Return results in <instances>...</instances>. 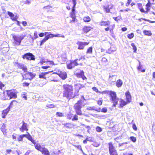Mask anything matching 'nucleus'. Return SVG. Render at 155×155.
Here are the masks:
<instances>
[{
	"label": "nucleus",
	"instance_id": "1",
	"mask_svg": "<svg viewBox=\"0 0 155 155\" xmlns=\"http://www.w3.org/2000/svg\"><path fill=\"white\" fill-rule=\"evenodd\" d=\"M63 97H65L69 100L74 98L75 96L78 95V91L76 94H73V86L71 85L65 84L63 85Z\"/></svg>",
	"mask_w": 155,
	"mask_h": 155
},
{
	"label": "nucleus",
	"instance_id": "60",
	"mask_svg": "<svg viewBox=\"0 0 155 155\" xmlns=\"http://www.w3.org/2000/svg\"><path fill=\"white\" fill-rule=\"evenodd\" d=\"M140 10L142 12L147 13V12L144 11V9L142 8H141Z\"/></svg>",
	"mask_w": 155,
	"mask_h": 155
},
{
	"label": "nucleus",
	"instance_id": "37",
	"mask_svg": "<svg viewBox=\"0 0 155 155\" xmlns=\"http://www.w3.org/2000/svg\"><path fill=\"white\" fill-rule=\"evenodd\" d=\"M130 139L134 142H135L136 141V138L133 136H131L130 137Z\"/></svg>",
	"mask_w": 155,
	"mask_h": 155
},
{
	"label": "nucleus",
	"instance_id": "8",
	"mask_svg": "<svg viewBox=\"0 0 155 155\" xmlns=\"http://www.w3.org/2000/svg\"><path fill=\"white\" fill-rule=\"evenodd\" d=\"M78 60V59H76L74 61H71L69 64H67V67L69 69H71L75 66L78 65V64L77 62Z\"/></svg>",
	"mask_w": 155,
	"mask_h": 155
},
{
	"label": "nucleus",
	"instance_id": "53",
	"mask_svg": "<svg viewBox=\"0 0 155 155\" xmlns=\"http://www.w3.org/2000/svg\"><path fill=\"white\" fill-rule=\"evenodd\" d=\"M132 127H133V129L134 130H137V128L136 127V126L135 124L134 123L133 124V125Z\"/></svg>",
	"mask_w": 155,
	"mask_h": 155
},
{
	"label": "nucleus",
	"instance_id": "64",
	"mask_svg": "<svg viewBox=\"0 0 155 155\" xmlns=\"http://www.w3.org/2000/svg\"><path fill=\"white\" fill-rule=\"evenodd\" d=\"M72 2L74 4V7H75L76 5V0H72Z\"/></svg>",
	"mask_w": 155,
	"mask_h": 155
},
{
	"label": "nucleus",
	"instance_id": "9",
	"mask_svg": "<svg viewBox=\"0 0 155 155\" xmlns=\"http://www.w3.org/2000/svg\"><path fill=\"white\" fill-rule=\"evenodd\" d=\"M8 93L9 96V100L12 98L15 99L17 97L16 93L12 90H8Z\"/></svg>",
	"mask_w": 155,
	"mask_h": 155
},
{
	"label": "nucleus",
	"instance_id": "40",
	"mask_svg": "<svg viewBox=\"0 0 155 155\" xmlns=\"http://www.w3.org/2000/svg\"><path fill=\"white\" fill-rule=\"evenodd\" d=\"M78 119V116L76 114H75L74 116L72 118V120L73 121L77 120Z\"/></svg>",
	"mask_w": 155,
	"mask_h": 155
},
{
	"label": "nucleus",
	"instance_id": "32",
	"mask_svg": "<svg viewBox=\"0 0 155 155\" xmlns=\"http://www.w3.org/2000/svg\"><path fill=\"white\" fill-rule=\"evenodd\" d=\"M73 117V114L71 112H69L67 115V118L69 119H71Z\"/></svg>",
	"mask_w": 155,
	"mask_h": 155
},
{
	"label": "nucleus",
	"instance_id": "47",
	"mask_svg": "<svg viewBox=\"0 0 155 155\" xmlns=\"http://www.w3.org/2000/svg\"><path fill=\"white\" fill-rule=\"evenodd\" d=\"M30 83L27 82H24L23 83V87H28Z\"/></svg>",
	"mask_w": 155,
	"mask_h": 155
},
{
	"label": "nucleus",
	"instance_id": "24",
	"mask_svg": "<svg viewBox=\"0 0 155 155\" xmlns=\"http://www.w3.org/2000/svg\"><path fill=\"white\" fill-rule=\"evenodd\" d=\"M120 106L122 107L126 105L128 103L127 102L124 101L122 99H121L120 101Z\"/></svg>",
	"mask_w": 155,
	"mask_h": 155
},
{
	"label": "nucleus",
	"instance_id": "43",
	"mask_svg": "<svg viewBox=\"0 0 155 155\" xmlns=\"http://www.w3.org/2000/svg\"><path fill=\"white\" fill-rule=\"evenodd\" d=\"M96 131L99 132H100L102 131V128L99 126H97L96 128Z\"/></svg>",
	"mask_w": 155,
	"mask_h": 155
},
{
	"label": "nucleus",
	"instance_id": "27",
	"mask_svg": "<svg viewBox=\"0 0 155 155\" xmlns=\"http://www.w3.org/2000/svg\"><path fill=\"white\" fill-rule=\"evenodd\" d=\"M48 59H45L44 58H42L40 59V63L41 64V65H42L45 63L46 62H48Z\"/></svg>",
	"mask_w": 155,
	"mask_h": 155
},
{
	"label": "nucleus",
	"instance_id": "13",
	"mask_svg": "<svg viewBox=\"0 0 155 155\" xmlns=\"http://www.w3.org/2000/svg\"><path fill=\"white\" fill-rule=\"evenodd\" d=\"M27 73L25 75V77H27L28 76V75H29V76H30L31 78H28V77H27V78H24V77L23 76V75H22V77H23V79H32L33 77H34L35 76V75H33V74H32V73H31V72H27Z\"/></svg>",
	"mask_w": 155,
	"mask_h": 155
},
{
	"label": "nucleus",
	"instance_id": "4",
	"mask_svg": "<svg viewBox=\"0 0 155 155\" xmlns=\"http://www.w3.org/2000/svg\"><path fill=\"white\" fill-rule=\"evenodd\" d=\"M109 94L110 96V100L113 103V106L115 107L118 101V99L117 97L116 93L114 92L110 91L109 92Z\"/></svg>",
	"mask_w": 155,
	"mask_h": 155
},
{
	"label": "nucleus",
	"instance_id": "50",
	"mask_svg": "<svg viewBox=\"0 0 155 155\" xmlns=\"http://www.w3.org/2000/svg\"><path fill=\"white\" fill-rule=\"evenodd\" d=\"M52 6L51 5H48V6H45L44 7V8L46 9H50L51 8H52Z\"/></svg>",
	"mask_w": 155,
	"mask_h": 155
},
{
	"label": "nucleus",
	"instance_id": "17",
	"mask_svg": "<svg viewBox=\"0 0 155 155\" xmlns=\"http://www.w3.org/2000/svg\"><path fill=\"white\" fill-rule=\"evenodd\" d=\"M22 39H13L12 41L13 45H20Z\"/></svg>",
	"mask_w": 155,
	"mask_h": 155
},
{
	"label": "nucleus",
	"instance_id": "31",
	"mask_svg": "<svg viewBox=\"0 0 155 155\" xmlns=\"http://www.w3.org/2000/svg\"><path fill=\"white\" fill-rule=\"evenodd\" d=\"M84 71H81L80 73H77L76 74V75L79 78H81L82 77V74H84Z\"/></svg>",
	"mask_w": 155,
	"mask_h": 155
},
{
	"label": "nucleus",
	"instance_id": "63",
	"mask_svg": "<svg viewBox=\"0 0 155 155\" xmlns=\"http://www.w3.org/2000/svg\"><path fill=\"white\" fill-rule=\"evenodd\" d=\"M22 24L24 26H26L27 25V22L25 21H23L22 22Z\"/></svg>",
	"mask_w": 155,
	"mask_h": 155
},
{
	"label": "nucleus",
	"instance_id": "35",
	"mask_svg": "<svg viewBox=\"0 0 155 155\" xmlns=\"http://www.w3.org/2000/svg\"><path fill=\"white\" fill-rule=\"evenodd\" d=\"M92 53V48L89 47L87 50L86 53L87 54H91Z\"/></svg>",
	"mask_w": 155,
	"mask_h": 155
},
{
	"label": "nucleus",
	"instance_id": "6",
	"mask_svg": "<svg viewBox=\"0 0 155 155\" xmlns=\"http://www.w3.org/2000/svg\"><path fill=\"white\" fill-rule=\"evenodd\" d=\"M22 58L23 59H26L28 60H34L35 58L34 56L32 54L30 53L25 54L22 55Z\"/></svg>",
	"mask_w": 155,
	"mask_h": 155
},
{
	"label": "nucleus",
	"instance_id": "14",
	"mask_svg": "<svg viewBox=\"0 0 155 155\" xmlns=\"http://www.w3.org/2000/svg\"><path fill=\"white\" fill-rule=\"evenodd\" d=\"M8 15L11 17V19L15 21H17V19L18 18L17 15L15 16L13 13L11 12H8Z\"/></svg>",
	"mask_w": 155,
	"mask_h": 155
},
{
	"label": "nucleus",
	"instance_id": "36",
	"mask_svg": "<svg viewBox=\"0 0 155 155\" xmlns=\"http://www.w3.org/2000/svg\"><path fill=\"white\" fill-rule=\"evenodd\" d=\"M131 46L133 47V48L134 50V52L136 53L137 51V48L135 46V45L133 43H131Z\"/></svg>",
	"mask_w": 155,
	"mask_h": 155
},
{
	"label": "nucleus",
	"instance_id": "44",
	"mask_svg": "<svg viewBox=\"0 0 155 155\" xmlns=\"http://www.w3.org/2000/svg\"><path fill=\"white\" fill-rule=\"evenodd\" d=\"M74 146L77 148L78 149L80 150L81 151H82V149L81 148V147L80 145H74Z\"/></svg>",
	"mask_w": 155,
	"mask_h": 155
},
{
	"label": "nucleus",
	"instance_id": "52",
	"mask_svg": "<svg viewBox=\"0 0 155 155\" xmlns=\"http://www.w3.org/2000/svg\"><path fill=\"white\" fill-rule=\"evenodd\" d=\"M48 39H43L40 42V45H42Z\"/></svg>",
	"mask_w": 155,
	"mask_h": 155
},
{
	"label": "nucleus",
	"instance_id": "11",
	"mask_svg": "<svg viewBox=\"0 0 155 155\" xmlns=\"http://www.w3.org/2000/svg\"><path fill=\"white\" fill-rule=\"evenodd\" d=\"M89 44V42H78L77 44L78 45V49L80 50L83 49L84 46Z\"/></svg>",
	"mask_w": 155,
	"mask_h": 155
},
{
	"label": "nucleus",
	"instance_id": "56",
	"mask_svg": "<svg viewBox=\"0 0 155 155\" xmlns=\"http://www.w3.org/2000/svg\"><path fill=\"white\" fill-rule=\"evenodd\" d=\"M102 61L104 62H107V60L106 58H103L102 59Z\"/></svg>",
	"mask_w": 155,
	"mask_h": 155
},
{
	"label": "nucleus",
	"instance_id": "39",
	"mask_svg": "<svg viewBox=\"0 0 155 155\" xmlns=\"http://www.w3.org/2000/svg\"><path fill=\"white\" fill-rule=\"evenodd\" d=\"M46 106L49 108H53L54 107V105L51 104H48L46 105Z\"/></svg>",
	"mask_w": 155,
	"mask_h": 155
},
{
	"label": "nucleus",
	"instance_id": "34",
	"mask_svg": "<svg viewBox=\"0 0 155 155\" xmlns=\"http://www.w3.org/2000/svg\"><path fill=\"white\" fill-rule=\"evenodd\" d=\"M1 129L3 133L6 131V130L5 129V124H3L2 125Z\"/></svg>",
	"mask_w": 155,
	"mask_h": 155
},
{
	"label": "nucleus",
	"instance_id": "33",
	"mask_svg": "<svg viewBox=\"0 0 155 155\" xmlns=\"http://www.w3.org/2000/svg\"><path fill=\"white\" fill-rule=\"evenodd\" d=\"M143 33L146 35L150 36L151 35V33L150 31L144 30L143 31Z\"/></svg>",
	"mask_w": 155,
	"mask_h": 155
},
{
	"label": "nucleus",
	"instance_id": "5",
	"mask_svg": "<svg viewBox=\"0 0 155 155\" xmlns=\"http://www.w3.org/2000/svg\"><path fill=\"white\" fill-rule=\"evenodd\" d=\"M109 150L110 155H118L117 150L113 146L111 142H109L108 144Z\"/></svg>",
	"mask_w": 155,
	"mask_h": 155
},
{
	"label": "nucleus",
	"instance_id": "49",
	"mask_svg": "<svg viewBox=\"0 0 155 155\" xmlns=\"http://www.w3.org/2000/svg\"><path fill=\"white\" fill-rule=\"evenodd\" d=\"M146 6L147 7H150L151 5L150 1V0H149L148 1V3L146 5Z\"/></svg>",
	"mask_w": 155,
	"mask_h": 155
},
{
	"label": "nucleus",
	"instance_id": "25",
	"mask_svg": "<svg viewBox=\"0 0 155 155\" xmlns=\"http://www.w3.org/2000/svg\"><path fill=\"white\" fill-rule=\"evenodd\" d=\"M110 24V22L109 21H102L100 23V25L101 26H107Z\"/></svg>",
	"mask_w": 155,
	"mask_h": 155
},
{
	"label": "nucleus",
	"instance_id": "57",
	"mask_svg": "<svg viewBox=\"0 0 155 155\" xmlns=\"http://www.w3.org/2000/svg\"><path fill=\"white\" fill-rule=\"evenodd\" d=\"M137 5L139 9L140 10L142 8V5L141 4L138 3L137 4Z\"/></svg>",
	"mask_w": 155,
	"mask_h": 155
},
{
	"label": "nucleus",
	"instance_id": "26",
	"mask_svg": "<svg viewBox=\"0 0 155 155\" xmlns=\"http://www.w3.org/2000/svg\"><path fill=\"white\" fill-rule=\"evenodd\" d=\"M116 50V48L111 47L110 48L108 49V50L106 52L109 54H111L112 52L115 51Z\"/></svg>",
	"mask_w": 155,
	"mask_h": 155
},
{
	"label": "nucleus",
	"instance_id": "41",
	"mask_svg": "<svg viewBox=\"0 0 155 155\" xmlns=\"http://www.w3.org/2000/svg\"><path fill=\"white\" fill-rule=\"evenodd\" d=\"M113 18L117 21H118L121 18L120 16H118L117 17H114Z\"/></svg>",
	"mask_w": 155,
	"mask_h": 155
},
{
	"label": "nucleus",
	"instance_id": "51",
	"mask_svg": "<svg viewBox=\"0 0 155 155\" xmlns=\"http://www.w3.org/2000/svg\"><path fill=\"white\" fill-rule=\"evenodd\" d=\"M107 111V109L106 107L103 108L101 110V111L104 113H106Z\"/></svg>",
	"mask_w": 155,
	"mask_h": 155
},
{
	"label": "nucleus",
	"instance_id": "55",
	"mask_svg": "<svg viewBox=\"0 0 155 155\" xmlns=\"http://www.w3.org/2000/svg\"><path fill=\"white\" fill-rule=\"evenodd\" d=\"M139 66L137 68V69L138 70H140L142 66L141 65L140 62L139 61Z\"/></svg>",
	"mask_w": 155,
	"mask_h": 155
},
{
	"label": "nucleus",
	"instance_id": "16",
	"mask_svg": "<svg viewBox=\"0 0 155 155\" xmlns=\"http://www.w3.org/2000/svg\"><path fill=\"white\" fill-rule=\"evenodd\" d=\"M23 123L22 126L20 128V130L22 132H23L25 130H28L27 127V124L24 122L23 121Z\"/></svg>",
	"mask_w": 155,
	"mask_h": 155
},
{
	"label": "nucleus",
	"instance_id": "54",
	"mask_svg": "<svg viewBox=\"0 0 155 155\" xmlns=\"http://www.w3.org/2000/svg\"><path fill=\"white\" fill-rule=\"evenodd\" d=\"M102 100H99L97 101V104L99 105H101L102 104Z\"/></svg>",
	"mask_w": 155,
	"mask_h": 155
},
{
	"label": "nucleus",
	"instance_id": "28",
	"mask_svg": "<svg viewBox=\"0 0 155 155\" xmlns=\"http://www.w3.org/2000/svg\"><path fill=\"white\" fill-rule=\"evenodd\" d=\"M91 18L88 16H85L83 18V20L84 22H89L91 21Z\"/></svg>",
	"mask_w": 155,
	"mask_h": 155
},
{
	"label": "nucleus",
	"instance_id": "12",
	"mask_svg": "<svg viewBox=\"0 0 155 155\" xmlns=\"http://www.w3.org/2000/svg\"><path fill=\"white\" fill-rule=\"evenodd\" d=\"M8 90L5 91L3 92L2 93L3 97H2V99L3 100H9V96L8 95Z\"/></svg>",
	"mask_w": 155,
	"mask_h": 155
},
{
	"label": "nucleus",
	"instance_id": "7",
	"mask_svg": "<svg viewBox=\"0 0 155 155\" xmlns=\"http://www.w3.org/2000/svg\"><path fill=\"white\" fill-rule=\"evenodd\" d=\"M14 64L15 66H16L18 68L22 69L25 72H27V67L24 64L18 63V62H15Z\"/></svg>",
	"mask_w": 155,
	"mask_h": 155
},
{
	"label": "nucleus",
	"instance_id": "38",
	"mask_svg": "<svg viewBox=\"0 0 155 155\" xmlns=\"http://www.w3.org/2000/svg\"><path fill=\"white\" fill-rule=\"evenodd\" d=\"M27 133H28V134L27 135L26 138H27L28 140L31 141L33 139L32 137L29 133L28 132Z\"/></svg>",
	"mask_w": 155,
	"mask_h": 155
},
{
	"label": "nucleus",
	"instance_id": "59",
	"mask_svg": "<svg viewBox=\"0 0 155 155\" xmlns=\"http://www.w3.org/2000/svg\"><path fill=\"white\" fill-rule=\"evenodd\" d=\"M93 90L95 91L96 92H97L98 91V90L97 88L95 87H94L92 88Z\"/></svg>",
	"mask_w": 155,
	"mask_h": 155
},
{
	"label": "nucleus",
	"instance_id": "58",
	"mask_svg": "<svg viewBox=\"0 0 155 155\" xmlns=\"http://www.w3.org/2000/svg\"><path fill=\"white\" fill-rule=\"evenodd\" d=\"M23 138L21 136H19L18 138V141H22Z\"/></svg>",
	"mask_w": 155,
	"mask_h": 155
},
{
	"label": "nucleus",
	"instance_id": "2",
	"mask_svg": "<svg viewBox=\"0 0 155 155\" xmlns=\"http://www.w3.org/2000/svg\"><path fill=\"white\" fill-rule=\"evenodd\" d=\"M85 105L84 101L82 100H79L76 103L74 106V108L75 110L76 113L78 115H82V111L81 109L84 107Z\"/></svg>",
	"mask_w": 155,
	"mask_h": 155
},
{
	"label": "nucleus",
	"instance_id": "29",
	"mask_svg": "<svg viewBox=\"0 0 155 155\" xmlns=\"http://www.w3.org/2000/svg\"><path fill=\"white\" fill-rule=\"evenodd\" d=\"M110 5H108L107 6H104V10L106 12L109 13L110 11V9L111 8V7H109Z\"/></svg>",
	"mask_w": 155,
	"mask_h": 155
},
{
	"label": "nucleus",
	"instance_id": "10",
	"mask_svg": "<svg viewBox=\"0 0 155 155\" xmlns=\"http://www.w3.org/2000/svg\"><path fill=\"white\" fill-rule=\"evenodd\" d=\"M56 74L63 80H65L67 78V74L65 72L58 71Z\"/></svg>",
	"mask_w": 155,
	"mask_h": 155
},
{
	"label": "nucleus",
	"instance_id": "42",
	"mask_svg": "<svg viewBox=\"0 0 155 155\" xmlns=\"http://www.w3.org/2000/svg\"><path fill=\"white\" fill-rule=\"evenodd\" d=\"M56 115L57 116L60 117H63L64 116L63 113L59 112H57Z\"/></svg>",
	"mask_w": 155,
	"mask_h": 155
},
{
	"label": "nucleus",
	"instance_id": "20",
	"mask_svg": "<svg viewBox=\"0 0 155 155\" xmlns=\"http://www.w3.org/2000/svg\"><path fill=\"white\" fill-rule=\"evenodd\" d=\"M92 28L91 27L86 26L84 28L83 31L84 32L87 33L90 31Z\"/></svg>",
	"mask_w": 155,
	"mask_h": 155
},
{
	"label": "nucleus",
	"instance_id": "19",
	"mask_svg": "<svg viewBox=\"0 0 155 155\" xmlns=\"http://www.w3.org/2000/svg\"><path fill=\"white\" fill-rule=\"evenodd\" d=\"M123 84V82L120 79H118L116 82V85L118 87H121Z\"/></svg>",
	"mask_w": 155,
	"mask_h": 155
},
{
	"label": "nucleus",
	"instance_id": "3",
	"mask_svg": "<svg viewBox=\"0 0 155 155\" xmlns=\"http://www.w3.org/2000/svg\"><path fill=\"white\" fill-rule=\"evenodd\" d=\"M39 35L40 37H42L44 35H45V39H49L52 38L54 37H56L58 38L62 37L64 38V35L61 34H54L50 33V32H45V33H41L39 34Z\"/></svg>",
	"mask_w": 155,
	"mask_h": 155
},
{
	"label": "nucleus",
	"instance_id": "18",
	"mask_svg": "<svg viewBox=\"0 0 155 155\" xmlns=\"http://www.w3.org/2000/svg\"><path fill=\"white\" fill-rule=\"evenodd\" d=\"M9 110L10 108L8 107L6 109L3 110L2 111V114L3 115V116H2V117L3 118H5L6 115L9 112Z\"/></svg>",
	"mask_w": 155,
	"mask_h": 155
},
{
	"label": "nucleus",
	"instance_id": "62",
	"mask_svg": "<svg viewBox=\"0 0 155 155\" xmlns=\"http://www.w3.org/2000/svg\"><path fill=\"white\" fill-rule=\"evenodd\" d=\"M50 68V67L49 66H42L41 67V68L44 69H46L48 68Z\"/></svg>",
	"mask_w": 155,
	"mask_h": 155
},
{
	"label": "nucleus",
	"instance_id": "45",
	"mask_svg": "<svg viewBox=\"0 0 155 155\" xmlns=\"http://www.w3.org/2000/svg\"><path fill=\"white\" fill-rule=\"evenodd\" d=\"M134 36V34L133 33H131L130 34H129L128 35V37L129 39H131L133 38Z\"/></svg>",
	"mask_w": 155,
	"mask_h": 155
},
{
	"label": "nucleus",
	"instance_id": "23",
	"mask_svg": "<svg viewBox=\"0 0 155 155\" xmlns=\"http://www.w3.org/2000/svg\"><path fill=\"white\" fill-rule=\"evenodd\" d=\"M35 149L41 151H42V150L43 148L38 143H37L35 145Z\"/></svg>",
	"mask_w": 155,
	"mask_h": 155
},
{
	"label": "nucleus",
	"instance_id": "48",
	"mask_svg": "<svg viewBox=\"0 0 155 155\" xmlns=\"http://www.w3.org/2000/svg\"><path fill=\"white\" fill-rule=\"evenodd\" d=\"M141 19H142V20H145V21H149L151 23H153L155 22V21H151L149 20L143 18H142L140 19H139V20L140 21H141Z\"/></svg>",
	"mask_w": 155,
	"mask_h": 155
},
{
	"label": "nucleus",
	"instance_id": "15",
	"mask_svg": "<svg viewBox=\"0 0 155 155\" xmlns=\"http://www.w3.org/2000/svg\"><path fill=\"white\" fill-rule=\"evenodd\" d=\"M125 96L127 102L128 103L130 102L131 97L129 91H127L125 93Z\"/></svg>",
	"mask_w": 155,
	"mask_h": 155
},
{
	"label": "nucleus",
	"instance_id": "30",
	"mask_svg": "<svg viewBox=\"0 0 155 155\" xmlns=\"http://www.w3.org/2000/svg\"><path fill=\"white\" fill-rule=\"evenodd\" d=\"M61 59L63 61L65 62L66 61L67 58L66 54H63L62 55Z\"/></svg>",
	"mask_w": 155,
	"mask_h": 155
},
{
	"label": "nucleus",
	"instance_id": "61",
	"mask_svg": "<svg viewBox=\"0 0 155 155\" xmlns=\"http://www.w3.org/2000/svg\"><path fill=\"white\" fill-rule=\"evenodd\" d=\"M4 85L2 84V83L0 81V88L2 89V87H4Z\"/></svg>",
	"mask_w": 155,
	"mask_h": 155
},
{
	"label": "nucleus",
	"instance_id": "46",
	"mask_svg": "<svg viewBox=\"0 0 155 155\" xmlns=\"http://www.w3.org/2000/svg\"><path fill=\"white\" fill-rule=\"evenodd\" d=\"M71 17L72 18H75V15L74 12H72L71 15Z\"/></svg>",
	"mask_w": 155,
	"mask_h": 155
},
{
	"label": "nucleus",
	"instance_id": "21",
	"mask_svg": "<svg viewBox=\"0 0 155 155\" xmlns=\"http://www.w3.org/2000/svg\"><path fill=\"white\" fill-rule=\"evenodd\" d=\"M44 155H49V152L48 149L44 147L42 151H41Z\"/></svg>",
	"mask_w": 155,
	"mask_h": 155
},
{
	"label": "nucleus",
	"instance_id": "22",
	"mask_svg": "<svg viewBox=\"0 0 155 155\" xmlns=\"http://www.w3.org/2000/svg\"><path fill=\"white\" fill-rule=\"evenodd\" d=\"M50 72H48L44 73H42L39 75V78H44L45 79H46V78L45 77V75Z\"/></svg>",
	"mask_w": 155,
	"mask_h": 155
}]
</instances>
